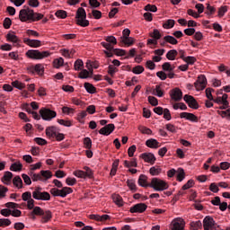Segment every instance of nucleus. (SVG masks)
<instances>
[{
  "label": "nucleus",
  "mask_w": 230,
  "mask_h": 230,
  "mask_svg": "<svg viewBox=\"0 0 230 230\" xmlns=\"http://www.w3.org/2000/svg\"><path fill=\"white\" fill-rule=\"evenodd\" d=\"M40 114L45 121H51L53 118H57V111L48 108H41L40 110Z\"/></svg>",
  "instance_id": "obj_8"
},
{
  "label": "nucleus",
  "mask_w": 230,
  "mask_h": 230,
  "mask_svg": "<svg viewBox=\"0 0 230 230\" xmlns=\"http://www.w3.org/2000/svg\"><path fill=\"white\" fill-rule=\"evenodd\" d=\"M34 141L35 143H37V145H40V146H44V145H48V141L42 137H35Z\"/></svg>",
  "instance_id": "obj_55"
},
{
  "label": "nucleus",
  "mask_w": 230,
  "mask_h": 230,
  "mask_svg": "<svg viewBox=\"0 0 230 230\" xmlns=\"http://www.w3.org/2000/svg\"><path fill=\"white\" fill-rule=\"evenodd\" d=\"M173 26H175V20H167L164 24H163V28H164L165 30H170L172 28H173Z\"/></svg>",
  "instance_id": "obj_34"
},
{
  "label": "nucleus",
  "mask_w": 230,
  "mask_h": 230,
  "mask_svg": "<svg viewBox=\"0 0 230 230\" xmlns=\"http://www.w3.org/2000/svg\"><path fill=\"white\" fill-rule=\"evenodd\" d=\"M127 184L132 191H136V181L134 180H128Z\"/></svg>",
  "instance_id": "obj_62"
},
{
  "label": "nucleus",
  "mask_w": 230,
  "mask_h": 230,
  "mask_svg": "<svg viewBox=\"0 0 230 230\" xmlns=\"http://www.w3.org/2000/svg\"><path fill=\"white\" fill-rule=\"evenodd\" d=\"M82 67H84V61L82 59L75 60L74 64L75 71H82Z\"/></svg>",
  "instance_id": "obj_37"
},
{
  "label": "nucleus",
  "mask_w": 230,
  "mask_h": 230,
  "mask_svg": "<svg viewBox=\"0 0 230 230\" xmlns=\"http://www.w3.org/2000/svg\"><path fill=\"white\" fill-rule=\"evenodd\" d=\"M12 85H13V87H15V89H19L20 91H22V89H24V87H26V84L19 82L18 80L13 81L12 83Z\"/></svg>",
  "instance_id": "obj_42"
},
{
  "label": "nucleus",
  "mask_w": 230,
  "mask_h": 230,
  "mask_svg": "<svg viewBox=\"0 0 230 230\" xmlns=\"http://www.w3.org/2000/svg\"><path fill=\"white\" fill-rule=\"evenodd\" d=\"M141 157L146 163H149L150 164L155 163V155L152 153H144L141 155Z\"/></svg>",
  "instance_id": "obj_22"
},
{
  "label": "nucleus",
  "mask_w": 230,
  "mask_h": 230,
  "mask_svg": "<svg viewBox=\"0 0 230 230\" xmlns=\"http://www.w3.org/2000/svg\"><path fill=\"white\" fill-rule=\"evenodd\" d=\"M113 201L117 206H119V208H121V206H123V198H121V196L119 195H115L113 197Z\"/></svg>",
  "instance_id": "obj_44"
},
{
  "label": "nucleus",
  "mask_w": 230,
  "mask_h": 230,
  "mask_svg": "<svg viewBox=\"0 0 230 230\" xmlns=\"http://www.w3.org/2000/svg\"><path fill=\"white\" fill-rule=\"evenodd\" d=\"M148 102L153 107H157V105H159V101H157V98L154 96H149Z\"/></svg>",
  "instance_id": "obj_54"
},
{
  "label": "nucleus",
  "mask_w": 230,
  "mask_h": 230,
  "mask_svg": "<svg viewBox=\"0 0 230 230\" xmlns=\"http://www.w3.org/2000/svg\"><path fill=\"white\" fill-rule=\"evenodd\" d=\"M177 55H179L177 50L171 49L166 53L165 57L168 60H175V58H177Z\"/></svg>",
  "instance_id": "obj_27"
},
{
  "label": "nucleus",
  "mask_w": 230,
  "mask_h": 230,
  "mask_svg": "<svg viewBox=\"0 0 230 230\" xmlns=\"http://www.w3.org/2000/svg\"><path fill=\"white\" fill-rule=\"evenodd\" d=\"M41 173V182H46V181H49V179H51V177H53V172H51V171L47 170V171H40Z\"/></svg>",
  "instance_id": "obj_24"
},
{
  "label": "nucleus",
  "mask_w": 230,
  "mask_h": 230,
  "mask_svg": "<svg viewBox=\"0 0 230 230\" xmlns=\"http://www.w3.org/2000/svg\"><path fill=\"white\" fill-rule=\"evenodd\" d=\"M138 129L140 130V132L142 134H147L148 136H150V134H152V129H150V128H146L145 126H140L138 128Z\"/></svg>",
  "instance_id": "obj_59"
},
{
  "label": "nucleus",
  "mask_w": 230,
  "mask_h": 230,
  "mask_svg": "<svg viewBox=\"0 0 230 230\" xmlns=\"http://www.w3.org/2000/svg\"><path fill=\"white\" fill-rule=\"evenodd\" d=\"M89 76H93V75H91V72L87 69H83L78 75V78H81L82 80L85 79V78H89Z\"/></svg>",
  "instance_id": "obj_33"
},
{
  "label": "nucleus",
  "mask_w": 230,
  "mask_h": 230,
  "mask_svg": "<svg viewBox=\"0 0 230 230\" xmlns=\"http://www.w3.org/2000/svg\"><path fill=\"white\" fill-rule=\"evenodd\" d=\"M183 100L190 109H195V110L199 109V102H197V100L195 99V97L185 94L183 96Z\"/></svg>",
  "instance_id": "obj_11"
},
{
  "label": "nucleus",
  "mask_w": 230,
  "mask_h": 230,
  "mask_svg": "<svg viewBox=\"0 0 230 230\" xmlns=\"http://www.w3.org/2000/svg\"><path fill=\"white\" fill-rule=\"evenodd\" d=\"M23 42L27 46H30V48H40V46L42 45L40 40H31L29 38H24Z\"/></svg>",
  "instance_id": "obj_19"
},
{
  "label": "nucleus",
  "mask_w": 230,
  "mask_h": 230,
  "mask_svg": "<svg viewBox=\"0 0 230 230\" xmlns=\"http://www.w3.org/2000/svg\"><path fill=\"white\" fill-rule=\"evenodd\" d=\"M19 19L22 21V22H26L27 21L36 22L37 21H40V19H44V14L35 13L33 9L26 7L25 9H22L20 11Z\"/></svg>",
  "instance_id": "obj_1"
},
{
  "label": "nucleus",
  "mask_w": 230,
  "mask_h": 230,
  "mask_svg": "<svg viewBox=\"0 0 230 230\" xmlns=\"http://www.w3.org/2000/svg\"><path fill=\"white\" fill-rule=\"evenodd\" d=\"M26 57L32 60H42V58H48L49 57V51H42L30 49L26 52Z\"/></svg>",
  "instance_id": "obj_5"
},
{
  "label": "nucleus",
  "mask_w": 230,
  "mask_h": 230,
  "mask_svg": "<svg viewBox=\"0 0 230 230\" xmlns=\"http://www.w3.org/2000/svg\"><path fill=\"white\" fill-rule=\"evenodd\" d=\"M176 179L179 182H182L186 177V173L184 172V169L179 168L176 172Z\"/></svg>",
  "instance_id": "obj_26"
},
{
  "label": "nucleus",
  "mask_w": 230,
  "mask_h": 230,
  "mask_svg": "<svg viewBox=\"0 0 230 230\" xmlns=\"http://www.w3.org/2000/svg\"><path fill=\"white\" fill-rule=\"evenodd\" d=\"M170 96L174 102H181L182 100V91L179 88H174L171 90Z\"/></svg>",
  "instance_id": "obj_16"
},
{
  "label": "nucleus",
  "mask_w": 230,
  "mask_h": 230,
  "mask_svg": "<svg viewBox=\"0 0 230 230\" xmlns=\"http://www.w3.org/2000/svg\"><path fill=\"white\" fill-rule=\"evenodd\" d=\"M53 64H54V67H56V69H58V67H62V66H64V58H59L55 59Z\"/></svg>",
  "instance_id": "obj_46"
},
{
  "label": "nucleus",
  "mask_w": 230,
  "mask_h": 230,
  "mask_svg": "<svg viewBox=\"0 0 230 230\" xmlns=\"http://www.w3.org/2000/svg\"><path fill=\"white\" fill-rule=\"evenodd\" d=\"M180 118L183 119H187L188 121H191L192 123H198L199 122V117L196 116L193 113L190 112H181L180 113Z\"/></svg>",
  "instance_id": "obj_14"
},
{
  "label": "nucleus",
  "mask_w": 230,
  "mask_h": 230,
  "mask_svg": "<svg viewBox=\"0 0 230 230\" xmlns=\"http://www.w3.org/2000/svg\"><path fill=\"white\" fill-rule=\"evenodd\" d=\"M10 170L11 172H21V170H22V164H21V162L13 163L10 166Z\"/></svg>",
  "instance_id": "obj_31"
},
{
  "label": "nucleus",
  "mask_w": 230,
  "mask_h": 230,
  "mask_svg": "<svg viewBox=\"0 0 230 230\" xmlns=\"http://www.w3.org/2000/svg\"><path fill=\"white\" fill-rule=\"evenodd\" d=\"M149 188H153L155 191H164V190H168V183L159 178H153Z\"/></svg>",
  "instance_id": "obj_4"
},
{
  "label": "nucleus",
  "mask_w": 230,
  "mask_h": 230,
  "mask_svg": "<svg viewBox=\"0 0 230 230\" xmlns=\"http://www.w3.org/2000/svg\"><path fill=\"white\" fill-rule=\"evenodd\" d=\"M72 192L73 189L71 187H63L61 190L52 188L50 190V193L53 195V197H62L63 199L67 197V195H70Z\"/></svg>",
  "instance_id": "obj_7"
},
{
  "label": "nucleus",
  "mask_w": 230,
  "mask_h": 230,
  "mask_svg": "<svg viewBox=\"0 0 230 230\" xmlns=\"http://www.w3.org/2000/svg\"><path fill=\"white\" fill-rule=\"evenodd\" d=\"M13 186H15V188H18V190H22V179L21 178V176H15L13 179Z\"/></svg>",
  "instance_id": "obj_28"
},
{
  "label": "nucleus",
  "mask_w": 230,
  "mask_h": 230,
  "mask_svg": "<svg viewBox=\"0 0 230 230\" xmlns=\"http://www.w3.org/2000/svg\"><path fill=\"white\" fill-rule=\"evenodd\" d=\"M190 228H191V230H199V229L202 228V222L200 220L192 221L190 223Z\"/></svg>",
  "instance_id": "obj_36"
},
{
  "label": "nucleus",
  "mask_w": 230,
  "mask_h": 230,
  "mask_svg": "<svg viewBox=\"0 0 230 230\" xmlns=\"http://www.w3.org/2000/svg\"><path fill=\"white\" fill-rule=\"evenodd\" d=\"M28 69L30 73H32V74L37 73V75H44V66H42V64H37L36 66H31Z\"/></svg>",
  "instance_id": "obj_21"
},
{
  "label": "nucleus",
  "mask_w": 230,
  "mask_h": 230,
  "mask_svg": "<svg viewBox=\"0 0 230 230\" xmlns=\"http://www.w3.org/2000/svg\"><path fill=\"white\" fill-rule=\"evenodd\" d=\"M22 199L27 202V208L33 211L35 209V199L31 198V192L26 191L22 194Z\"/></svg>",
  "instance_id": "obj_9"
},
{
  "label": "nucleus",
  "mask_w": 230,
  "mask_h": 230,
  "mask_svg": "<svg viewBox=\"0 0 230 230\" xmlns=\"http://www.w3.org/2000/svg\"><path fill=\"white\" fill-rule=\"evenodd\" d=\"M146 204L145 203H137L130 208L129 211L130 213H145L146 211Z\"/></svg>",
  "instance_id": "obj_13"
},
{
  "label": "nucleus",
  "mask_w": 230,
  "mask_h": 230,
  "mask_svg": "<svg viewBox=\"0 0 230 230\" xmlns=\"http://www.w3.org/2000/svg\"><path fill=\"white\" fill-rule=\"evenodd\" d=\"M226 12H227V6L226 5L221 6L218 9V17H224V15H226Z\"/></svg>",
  "instance_id": "obj_63"
},
{
  "label": "nucleus",
  "mask_w": 230,
  "mask_h": 230,
  "mask_svg": "<svg viewBox=\"0 0 230 230\" xmlns=\"http://www.w3.org/2000/svg\"><path fill=\"white\" fill-rule=\"evenodd\" d=\"M12 179H13V173L12 172H5L4 173V176L2 177L1 181L4 182V184H6V186H10L12 184Z\"/></svg>",
  "instance_id": "obj_20"
},
{
  "label": "nucleus",
  "mask_w": 230,
  "mask_h": 230,
  "mask_svg": "<svg viewBox=\"0 0 230 230\" xmlns=\"http://www.w3.org/2000/svg\"><path fill=\"white\" fill-rule=\"evenodd\" d=\"M84 148H86V150H91V148H93V140H91L90 137H84Z\"/></svg>",
  "instance_id": "obj_40"
},
{
  "label": "nucleus",
  "mask_w": 230,
  "mask_h": 230,
  "mask_svg": "<svg viewBox=\"0 0 230 230\" xmlns=\"http://www.w3.org/2000/svg\"><path fill=\"white\" fill-rule=\"evenodd\" d=\"M31 179L33 181V182H37V181H42V175L40 172V173H32L31 175Z\"/></svg>",
  "instance_id": "obj_52"
},
{
  "label": "nucleus",
  "mask_w": 230,
  "mask_h": 230,
  "mask_svg": "<svg viewBox=\"0 0 230 230\" xmlns=\"http://www.w3.org/2000/svg\"><path fill=\"white\" fill-rule=\"evenodd\" d=\"M73 173L75 177H78L79 179H85V172L82 170L75 171Z\"/></svg>",
  "instance_id": "obj_58"
},
{
  "label": "nucleus",
  "mask_w": 230,
  "mask_h": 230,
  "mask_svg": "<svg viewBox=\"0 0 230 230\" xmlns=\"http://www.w3.org/2000/svg\"><path fill=\"white\" fill-rule=\"evenodd\" d=\"M164 40H165V42H168L169 44H172V46L179 44V40H177V39L171 35L164 37Z\"/></svg>",
  "instance_id": "obj_29"
},
{
  "label": "nucleus",
  "mask_w": 230,
  "mask_h": 230,
  "mask_svg": "<svg viewBox=\"0 0 230 230\" xmlns=\"http://www.w3.org/2000/svg\"><path fill=\"white\" fill-rule=\"evenodd\" d=\"M148 148H159V142L155 138H150L146 141Z\"/></svg>",
  "instance_id": "obj_25"
},
{
  "label": "nucleus",
  "mask_w": 230,
  "mask_h": 230,
  "mask_svg": "<svg viewBox=\"0 0 230 230\" xmlns=\"http://www.w3.org/2000/svg\"><path fill=\"white\" fill-rule=\"evenodd\" d=\"M144 10H145L146 12H153V13H155V12H157V6L152 5V4H146V5L145 6Z\"/></svg>",
  "instance_id": "obj_56"
},
{
  "label": "nucleus",
  "mask_w": 230,
  "mask_h": 230,
  "mask_svg": "<svg viewBox=\"0 0 230 230\" xmlns=\"http://www.w3.org/2000/svg\"><path fill=\"white\" fill-rule=\"evenodd\" d=\"M162 170L159 166H153L149 170V173H151L153 176L159 175L161 173Z\"/></svg>",
  "instance_id": "obj_43"
},
{
  "label": "nucleus",
  "mask_w": 230,
  "mask_h": 230,
  "mask_svg": "<svg viewBox=\"0 0 230 230\" xmlns=\"http://www.w3.org/2000/svg\"><path fill=\"white\" fill-rule=\"evenodd\" d=\"M84 89L89 93V94H94L96 93V87L90 83H84Z\"/></svg>",
  "instance_id": "obj_32"
},
{
  "label": "nucleus",
  "mask_w": 230,
  "mask_h": 230,
  "mask_svg": "<svg viewBox=\"0 0 230 230\" xmlns=\"http://www.w3.org/2000/svg\"><path fill=\"white\" fill-rule=\"evenodd\" d=\"M31 217H32V218H35V217H41L42 224H48V222L53 218V213H51V210L44 211L40 207H35L31 212Z\"/></svg>",
  "instance_id": "obj_2"
},
{
  "label": "nucleus",
  "mask_w": 230,
  "mask_h": 230,
  "mask_svg": "<svg viewBox=\"0 0 230 230\" xmlns=\"http://www.w3.org/2000/svg\"><path fill=\"white\" fill-rule=\"evenodd\" d=\"M122 42L126 45V46H132V44H134V39L128 37V38H122Z\"/></svg>",
  "instance_id": "obj_61"
},
{
  "label": "nucleus",
  "mask_w": 230,
  "mask_h": 230,
  "mask_svg": "<svg viewBox=\"0 0 230 230\" xmlns=\"http://www.w3.org/2000/svg\"><path fill=\"white\" fill-rule=\"evenodd\" d=\"M58 123H59V125H63V127H72L73 123L71 122V120H65V119H58Z\"/></svg>",
  "instance_id": "obj_53"
},
{
  "label": "nucleus",
  "mask_w": 230,
  "mask_h": 230,
  "mask_svg": "<svg viewBox=\"0 0 230 230\" xmlns=\"http://www.w3.org/2000/svg\"><path fill=\"white\" fill-rule=\"evenodd\" d=\"M146 67L151 71H154V69H155V63H154L152 60H147L146 63Z\"/></svg>",
  "instance_id": "obj_64"
},
{
  "label": "nucleus",
  "mask_w": 230,
  "mask_h": 230,
  "mask_svg": "<svg viewBox=\"0 0 230 230\" xmlns=\"http://www.w3.org/2000/svg\"><path fill=\"white\" fill-rule=\"evenodd\" d=\"M32 198L35 200H51V195L48 191H42V188L36 187L32 191Z\"/></svg>",
  "instance_id": "obj_6"
},
{
  "label": "nucleus",
  "mask_w": 230,
  "mask_h": 230,
  "mask_svg": "<svg viewBox=\"0 0 230 230\" xmlns=\"http://www.w3.org/2000/svg\"><path fill=\"white\" fill-rule=\"evenodd\" d=\"M106 42H108L109 44H113L116 45L118 44V40H116V37L114 36H107L105 38Z\"/></svg>",
  "instance_id": "obj_57"
},
{
  "label": "nucleus",
  "mask_w": 230,
  "mask_h": 230,
  "mask_svg": "<svg viewBox=\"0 0 230 230\" xmlns=\"http://www.w3.org/2000/svg\"><path fill=\"white\" fill-rule=\"evenodd\" d=\"M153 94H155V96H158V98H163L164 96V93L161 90L160 85L155 86V89L153 91Z\"/></svg>",
  "instance_id": "obj_38"
},
{
  "label": "nucleus",
  "mask_w": 230,
  "mask_h": 230,
  "mask_svg": "<svg viewBox=\"0 0 230 230\" xmlns=\"http://www.w3.org/2000/svg\"><path fill=\"white\" fill-rule=\"evenodd\" d=\"M150 37H152L153 39L159 40V39H161L162 35L161 32L159 31V30L157 29H154L153 32L150 33Z\"/></svg>",
  "instance_id": "obj_48"
},
{
  "label": "nucleus",
  "mask_w": 230,
  "mask_h": 230,
  "mask_svg": "<svg viewBox=\"0 0 230 230\" xmlns=\"http://www.w3.org/2000/svg\"><path fill=\"white\" fill-rule=\"evenodd\" d=\"M195 185V181L193 180H189L186 184H184L181 188V190H190V188H193V186Z\"/></svg>",
  "instance_id": "obj_50"
},
{
  "label": "nucleus",
  "mask_w": 230,
  "mask_h": 230,
  "mask_svg": "<svg viewBox=\"0 0 230 230\" xmlns=\"http://www.w3.org/2000/svg\"><path fill=\"white\" fill-rule=\"evenodd\" d=\"M183 62H186V64L189 66H193L195 64V62H197V58L192 57V56H188L185 58Z\"/></svg>",
  "instance_id": "obj_39"
},
{
  "label": "nucleus",
  "mask_w": 230,
  "mask_h": 230,
  "mask_svg": "<svg viewBox=\"0 0 230 230\" xmlns=\"http://www.w3.org/2000/svg\"><path fill=\"white\" fill-rule=\"evenodd\" d=\"M203 227L205 230H211L215 227V219L213 217L207 216L203 219Z\"/></svg>",
  "instance_id": "obj_15"
},
{
  "label": "nucleus",
  "mask_w": 230,
  "mask_h": 230,
  "mask_svg": "<svg viewBox=\"0 0 230 230\" xmlns=\"http://www.w3.org/2000/svg\"><path fill=\"white\" fill-rule=\"evenodd\" d=\"M172 230H184V220L176 218L172 222Z\"/></svg>",
  "instance_id": "obj_18"
},
{
  "label": "nucleus",
  "mask_w": 230,
  "mask_h": 230,
  "mask_svg": "<svg viewBox=\"0 0 230 230\" xmlns=\"http://www.w3.org/2000/svg\"><path fill=\"white\" fill-rule=\"evenodd\" d=\"M75 19L76 24H78V26H82L83 28L89 26V20H87V13H85V9H84L83 7H79L77 9Z\"/></svg>",
  "instance_id": "obj_3"
},
{
  "label": "nucleus",
  "mask_w": 230,
  "mask_h": 230,
  "mask_svg": "<svg viewBox=\"0 0 230 230\" xmlns=\"http://www.w3.org/2000/svg\"><path fill=\"white\" fill-rule=\"evenodd\" d=\"M163 71L172 72L173 68H172V65L169 62H165L162 65Z\"/></svg>",
  "instance_id": "obj_60"
},
{
  "label": "nucleus",
  "mask_w": 230,
  "mask_h": 230,
  "mask_svg": "<svg viewBox=\"0 0 230 230\" xmlns=\"http://www.w3.org/2000/svg\"><path fill=\"white\" fill-rule=\"evenodd\" d=\"M45 132L49 139H55V137L57 136V132H58V128L55 126H49V127H47Z\"/></svg>",
  "instance_id": "obj_17"
},
{
  "label": "nucleus",
  "mask_w": 230,
  "mask_h": 230,
  "mask_svg": "<svg viewBox=\"0 0 230 230\" xmlns=\"http://www.w3.org/2000/svg\"><path fill=\"white\" fill-rule=\"evenodd\" d=\"M115 128L116 126H114V124H108L99 130V134L102 136H111V134L114 132Z\"/></svg>",
  "instance_id": "obj_12"
},
{
  "label": "nucleus",
  "mask_w": 230,
  "mask_h": 230,
  "mask_svg": "<svg viewBox=\"0 0 230 230\" xmlns=\"http://www.w3.org/2000/svg\"><path fill=\"white\" fill-rule=\"evenodd\" d=\"M56 17H58V19H66L67 17V12L64 10H58L55 13Z\"/></svg>",
  "instance_id": "obj_47"
},
{
  "label": "nucleus",
  "mask_w": 230,
  "mask_h": 230,
  "mask_svg": "<svg viewBox=\"0 0 230 230\" xmlns=\"http://www.w3.org/2000/svg\"><path fill=\"white\" fill-rule=\"evenodd\" d=\"M12 226V221L8 218H0V227H8Z\"/></svg>",
  "instance_id": "obj_45"
},
{
  "label": "nucleus",
  "mask_w": 230,
  "mask_h": 230,
  "mask_svg": "<svg viewBox=\"0 0 230 230\" xmlns=\"http://www.w3.org/2000/svg\"><path fill=\"white\" fill-rule=\"evenodd\" d=\"M216 12L217 9L215 7L211 6L209 4H207V11L205 12L207 15H213Z\"/></svg>",
  "instance_id": "obj_51"
},
{
  "label": "nucleus",
  "mask_w": 230,
  "mask_h": 230,
  "mask_svg": "<svg viewBox=\"0 0 230 230\" xmlns=\"http://www.w3.org/2000/svg\"><path fill=\"white\" fill-rule=\"evenodd\" d=\"M93 16L94 19H102V12L98 10H93L92 13H88V17L91 19Z\"/></svg>",
  "instance_id": "obj_41"
},
{
  "label": "nucleus",
  "mask_w": 230,
  "mask_h": 230,
  "mask_svg": "<svg viewBox=\"0 0 230 230\" xmlns=\"http://www.w3.org/2000/svg\"><path fill=\"white\" fill-rule=\"evenodd\" d=\"M84 179H93L94 177V172L91 170L89 166H84Z\"/></svg>",
  "instance_id": "obj_30"
},
{
  "label": "nucleus",
  "mask_w": 230,
  "mask_h": 230,
  "mask_svg": "<svg viewBox=\"0 0 230 230\" xmlns=\"http://www.w3.org/2000/svg\"><path fill=\"white\" fill-rule=\"evenodd\" d=\"M6 39L10 42H13L14 44H18V42H21V40L17 36H15V34L8 33Z\"/></svg>",
  "instance_id": "obj_35"
},
{
  "label": "nucleus",
  "mask_w": 230,
  "mask_h": 230,
  "mask_svg": "<svg viewBox=\"0 0 230 230\" xmlns=\"http://www.w3.org/2000/svg\"><path fill=\"white\" fill-rule=\"evenodd\" d=\"M206 85H208V79L206 78V75H200L198 76L197 81L194 83L196 91H204V89H206Z\"/></svg>",
  "instance_id": "obj_10"
},
{
  "label": "nucleus",
  "mask_w": 230,
  "mask_h": 230,
  "mask_svg": "<svg viewBox=\"0 0 230 230\" xmlns=\"http://www.w3.org/2000/svg\"><path fill=\"white\" fill-rule=\"evenodd\" d=\"M144 71L145 67H143V66H137L132 69V73H134V75H141Z\"/></svg>",
  "instance_id": "obj_49"
},
{
  "label": "nucleus",
  "mask_w": 230,
  "mask_h": 230,
  "mask_svg": "<svg viewBox=\"0 0 230 230\" xmlns=\"http://www.w3.org/2000/svg\"><path fill=\"white\" fill-rule=\"evenodd\" d=\"M148 177L145 174H141L138 178V184L142 186V188H150V183L147 181Z\"/></svg>",
  "instance_id": "obj_23"
}]
</instances>
